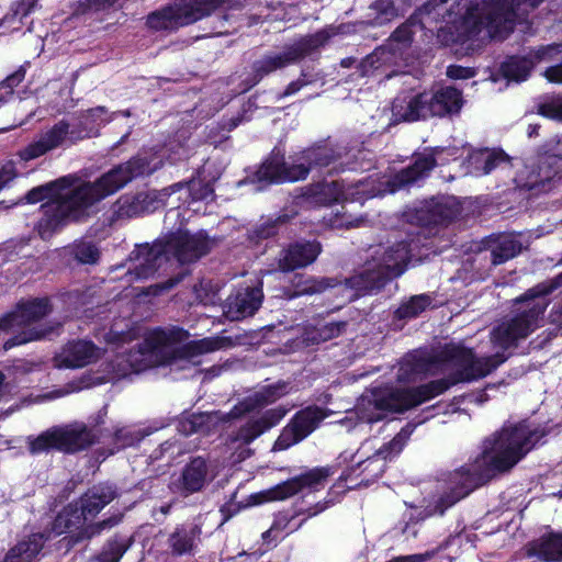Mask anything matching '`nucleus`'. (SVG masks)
Segmentation results:
<instances>
[{"mask_svg": "<svg viewBox=\"0 0 562 562\" xmlns=\"http://www.w3.org/2000/svg\"><path fill=\"white\" fill-rule=\"evenodd\" d=\"M290 383L279 380L273 384L263 386L260 391L256 392L252 396L247 397L243 402L244 411L249 413L257 408H262L270 404L276 403L290 392Z\"/></svg>", "mask_w": 562, "mask_h": 562, "instance_id": "nucleus-35", "label": "nucleus"}, {"mask_svg": "<svg viewBox=\"0 0 562 562\" xmlns=\"http://www.w3.org/2000/svg\"><path fill=\"white\" fill-rule=\"evenodd\" d=\"M67 251L80 263H95L100 256L98 247L89 240L77 241Z\"/></svg>", "mask_w": 562, "mask_h": 562, "instance_id": "nucleus-47", "label": "nucleus"}, {"mask_svg": "<svg viewBox=\"0 0 562 562\" xmlns=\"http://www.w3.org/2000/svg\"><path fill=\"white\" fill-rule=\"evenodd\" d=\"M247 505H241L240 503H235L233 501L225 503L221 506L220 512L222 514L223 520L222 522L228 521L231 518L236 516L243 508Z\"/></svg>", "mask_w": 562, "mask_h": 562, "instance_id": "nucleus-60", "label": "nucleus"}, {"mask_svg": "<svg viewBox=\"0 0 562 562\" xmlns=\"http://www.w3.org/2000/svg\"><path fill=\"white\" fill-rule=\"evenodd\" d=\"M327 193H331V188L329 186H317L314 195H324V198L317 199V201L323 203L324 205H331L338 201L336 196H334L333 194L328 195Z\"/></svg>", "mask_w": 562, "mask_h": 562, "instance_id": "nucleus-61", "label": "nucleus"}, {"mask_svg": "<svg viewBox=\"0 0 562 562\" xmlns=\"http://www.w3.org/2000/svg\"><path fill=\"white\" fill-rule=\"evenodd\" d=\"M74 182H77L76 177L66 176L33 188L26 193L25 200L27 203H37L47 199V202L41 206L42 217L37 225L42 238H48L70 221L78 220Z\"/></svg>", "mask_w": 562, "mask_h": 562, "instance_id": "nucleus-7", "label": "nucleus"}, {"mask_svg": "<svg viewBox=\"0 0 562 562\" xmlns=\"http://www.w3.org/2000/svg\"><path fill=\"white\" fill-rule=\"evenodd\" d=\"M412 251L411 241L403 239L389 247L376 249L371 259L379 266L384 276L390 278L391 282L407 270Z\"/></svg>", "mask_w": 562, "mask_h": 562, "instance_id": "nucleus-23", "label": "nucleus"}, {"mask_svg": "<svg viewBox=\"0 0 562 562\" xmlns=\"http://www.w3.org/2000/svg\"><path fill=\"white\" fill-rule=\"evenodd\" d=\"M16 177V170L12 161L0 165V190L9 186Z\"/></svg>", "mask_w": 562, "mask_h": 562, "instance_id": "nucleus-59", "label": "nucleus"}, {"mask_svg": "<svg viewBox=\"0 0 562 562\" xmlns=\"http://www.w3.org/2000/svg\"><path fill=\"white\" fill-rule=\"evenodd\" d=\"M289 409L284 406H277L265 411L261 416L248 419L241 425L235 436L236 441L243 445H250L262 434L276 427L288 414Z\"/></svg>", "mask_w": 562, "mask_h": 562, "instance_id": "nucleus-29", "label": "nucleus"}, {"mask_svg": "<svg viewBox=\"0 0 562 562\" xmlns=\"http://www.w3.org/2000/svg\"><path fill=\"white\" fill-rule=\"evenodd\" d=\"M262 299V290L258 288H248L244 293H238L232 304L236 318L252 316L260 308Z\"/></svg>", "mask_w": 562, "mask_h": 562, "instance_id": "nucleus-41", "label": "nucleus"}, {"mask_svg": "<svg viewBox=\"0 0 562 562\" xmlns=\"http://www.w3.org/2000/svg\"><path fill=\"white\" fill-rule=\"evenodd\" d=\"M97 436L82 423L52 427L36 437H27L29 451L32 454L48 452L53 449L72 453L90 447Z\"/></svg>", "mask_w": 562, "mask_h": 562, "instance_id": "nucleus-14", "label": "nucleus"}, {"mask_svg": "<svg viewBox=\"0 0 562 562\" xmlns=\"http://www.w3.org/2000/svg\"><path fill=\"white\" fill-rule=\"evenodd\" d=\"M483 247L491 252V263L496 267L518 256L522 250L521 241L513 234H492L482 240Z\"/></svg>", "mask_w": 562, "mask_h": 562, "instance_id": "nucleus-31", "label": "nucleus"}, {"mask_svg": "<svg viewBox=\"0 0 562 562\" xmlns=\"http://www.w3.org/2000/svg\"><path fill=\"white\" fill-rule=\"evenodd\" d=\"M561 286L562 272L536 284L518 296L516 299L517 303L531 301V304L526 310L515 314L510 319L494 327L491 333L492 342L503 350H508L516 347L519 340L527 338L539 327V321L544 315L549 305L546 296Z\"/></svg>", "mask_w": 562, "mask_h": 562, "instance_id": "nucleus-4", "label": "nucleus"}, {"mask_svg": "<svg viewBox=\"0 0 562 562\" xmlns=\"http://www.w3.org/2000/svg\"><path fill=\"white\" fill-rule=\"evenodd\" d=\"M201 530L194 526L190 531L178 530V557L184 553H190L194 548V540L199 537Z\"/></svg>", "mask_w": 562, "mask_h": 562, "instance_id": "nucleus-53", "label": "nucleus"}, {"mask_svg": "<svg viewBox=\"0 0 562 562\" xmlns=\"http://www.w3.org/2000/svg\"><path fill=\"white\" fill-rule=\"evenodd\" d=\"M111 120L112 117L108 115L103 106L90 109L81 122L83 131H77L75 126L71 127L67 122H58L41 134L36 140L23 148L20 151V157L25 161L32 160L58 147L68 146L77 140L97 135L99 127Z\"/></svg>", "mask_w": 562, "mask_h": 562, "instance_id": "nucleus-9", "label": "nucleus"}, {"mask_svg": "<svg viewBox=\"0 0 562 562\" xmlns=\"http://www.w3.org/2000/svg\"><path fill=\"white\" fill-rule=\"evenodd\" d=\"M330 38L326 30L301 36L294 43L285 45L281 53H268L250 65V71L240 81L241 93L259 85L266 77L290 65L297 64L314 52L324 47Z\"/></svg>", "mask_w": 562, "mask_h": 562, "instance_id": "nucleus-8", "label": "nucleus"}, {"mask_svg": "<svg viewBox=\"0 0 562 562\" xmlns=\"http://www.w3.org/2000/svg\"><path fill=\"white\" fill-rule=\"evenodd\" d=\"M38 0H21L13 13L7 14L0 20V29L8 32H14L23 24V18H26L36 7Z\"/></svg>", "mask_w": 562, "mask_h": 562, "instance_id": "nucleus-45", "label": "nucleus"}, {"mask_svg": "<svg viewBox=\"0 0 562 562\" xmlns=\"http://www.w3.org/2000/svg\"><path fill=\"white\" fill-rule=\"evenodd\" d=\"M460 214V206L449 196H432L414 211V220L419 226L448 225Z\"/></svg>", "mask_w": 562, "mask_h": 562, "instance_id": "nucleus-21", "label": "nucleus"}, {"mask_svg": "<svg viewBox=\"0 0 562 562\" xmlns=\"http://www.w3.org/2000/svg\"><path fill=\"white\" fill-rule=\"evenodd\" d=\"M322 249V244L316 239L289 243L279 254L278 269L281 272H292L305 268L316 261Z\"/></svg>", "mask_w": 562, "mask_h": 562, "instance_id": "nucleus-22", "label": "nucleus"}, {"mask_svg": "<svg viewBox=\"0 0 562 562\" xmlns=\"http://www.w3.org/2000/svg\"><path fill=\"white\" fill-rule=\"evenodd\" d=\"M142 436L130 427H122L115 431V441L121 448L132 446Z\"/></svg>", "mask_w": 562, "mask_h": 562, "instance_id": "nucleus-55", "label": "nucleus"}, {"mask_svg": "<svg viewBox=\"0 0 562 562\" xmlns=\"http://www.w3.org/2000/svg\"><path fill=\"white\" fill-rule=\"evenodd\" d=\"M175 285V279L170 277L167 281L161 283H156L153 285H149L147 288H143L140 290L135 289V295L140 296H160L170 291Z\"/></svg>", "mask_w": 562, "mask_h": 562, "instance_id": "nucleus-54", "label": "nucleus"}, {"mask_svg": "<svg viewBox=\"0 0 562 562\" xmlns=\"http://www.w3.org/2000/svg\"><path fill=\"white\" fill-rule=\"evenodd\" d=\"M370 24L382 26L393 21L397 15L394 0H375L369 5Z\"/></svg>", "mask_w": 562, "mask_h": 562, "instance_id": "nucleus-43", "label": "nucleus"}, {"mask_svg": "<svg viewBox=\"0 0 562 562\" xmlns=\"http://www.w3.org/2000/svg\"><path fill=\"white\" fill-rule=\"evenodd\" d=\"M131 546L130 539L110 540L100 554V562H119Z\"/></svg>", "mask_w": 562, "mask_h": 562, "instance_id": "nucleus-49", "label": "nucleus"}, {"mask_svg": "<svg viewBox=\"0 0 562 562\" xmlns=\"http://www.w3.org/2000/svg\"><path fill=\"white\" fill-rule=\"evenodd\" d=\"M435 361L417 350L407 352L398 362L396 379L400 383H415L425 378Z\"/></svg>", "mask_w": 562, "mask_h": 562, "instance_id": "nucleus-32", "label": "nucleus"}, {"mask_svg": "<svg viewBox=\"0 0 562 562\" xmlns=\"http://www.w3.org/2000/svg\"><path fill=\"white\" fill-rule=\"evenodd\" d=\"M462 91L453 86H442L425 90L412 97L401 119L416 122L430 117H451L458 115L463 106Z\"/></svg>", "mask_w": 562, "mask_h": 562, "instance_id": "nucleus-12", "label": "nucleus"}, {"mask_svg": "<svg viewBox=\"0 0 562 562\" xmlns=\"http://www.w3.org/2000/svg\"><path fill=\"white\" fill-rule=\"evenodd\" d=\"M543 75L549 82L562 83V63L548 67Z\"/></svg>", "mask_w": 562, "mask_h": 562, "instance_id": "nucleus-64", "label": "nucleus"}, {"mask_svg": "<svg viewBox=\"0 0 562 562\" xmlns=\"http://www.w3.org/2000/svg\"><path fill=\"white\" fill-rule=\"evenodd\" d=\"M228 4V0H179L178 26L192 24Z\"/></svg>", "mask_w": 562, "mask_h": 562, "instance_id": "nucleus-33", "label": "nucleus"}, {"mask_svg": "<svg viewBox=\"0 0 562 562\" xmlns=\"http://www.w3.org/2000/svg\"><path fill=\"white\" fill-rule=\"evenodd\" d=\"M532 69L533 60L530 57L518 55L508 56L499 67L505 79L516 82L527 80Z\"/></svg>", "mask_w": 562, "mask_h": 562, "instance_id": "nucleus-40", "label": "nucleus"}, {"mask_svg": "<svg viewBox=\"0 0 562 562\" xmlns=\"http://www.w3.org/2000/svg\"><path fill=\"white\" fill-rule=\"evenodd\" d=\"M291 162L285 160L284 153L274 147L252 173V181L263 184H282L303 180L305 169L296 166L294 155Z\"/></svg>", "mask_w": 562, "mask_h": 562, "instance_id": "nucleus-18", "label": "nucleus"}, {"mask_svg": "<svg viewBox=\"0 0 562 562\" xmlns=\"http://www.w3.org/2000/svg\"><path fill=\"white\" fill-rule=\"evenodd\" d=\"M508 160L507 154L503 149H479L469 157V162L473 170L479 175L491 173L499 164Z\"/></svg>", "mask_w": 562, "mask_h": 562, "instance_id": "nucleus-39", "label": "nucleus"}, {"mask_svg": "<svg viewBox=\"0 0 562 562\" xmlns=\"http://www.w3.org/2000/svg\"><path fill=\"white\" fill-rule=\"evenodd\" d=\"M166 196V193L157 191L123 194L112 206L113 216L125 220L151 213L164 205Z\"/></svg>", "mask_w": 562, "mask_h": 562, "instance_id": "nucleus-20", "label": "nucleus"}, {"mask_svg": "<svg viewBox=\"0 0 562 562\" xmlns=\"http://www.w3.org/2000/svg\"><path fill=\"white\" fill-rule=\"evenodd\" d=\"M521 176L517 179V186L520 189L535 193L547 191L550 189L551 182L562 181V160L547 151L539 161L537 175L533 171L530 172V179L526 181L522 180Z\"/></svg>", "mask_w": 562, "mask_h": 562, "instance_id": "nucleus-25", "label": "nucleus"}, {"mask_svg": "<svg viewBox=\"0 0 562 562\" xmlns=\"http://www.w3.org/2000/svg\"><path fill=\"white\" fill-rule=\"evenodd\" d=\"M296 166L305 169L303 180H305L311 170L315 168H326L341 158V153L328 145H314L294 154Z\"/></svg>", "mask_w": 562, "mask_h": 562, "instance_id": "nucleus-30", "label": "nucleus"}, {"mask_svg": "<svg viewBox=\"0 0 562 562\" xmlns=\"http://www.w3.org/2000/svg\"><path fill=\"white\" fill-rule=\"evenodd\" d=\"M147 24L154 30H168L176 25V9L172 4L153 12L147 18Z\"/></svg>", "mask_w": 562, "mask_h": 562, "instance_id": "nucleus-48", "label": "nucleus"}, {"mask_svg": "<svg viewBox=\"0 0 562 562\" xmlns=\"http://www.w3.org/2000/svg\"><path fill=\"white\" fill-rule=\"evenodd\" d=\"M460 148L456 145L434 146L424 153L413 155V161L392 175L384 183L383 191L395 193L425 180L437 166H446L460 157Z\"/></svg>", "mask_w": 562, "mask_h": 562, "instance_id": "nucleus-11", "label": "nucleus"}, {"mask_svg": "<svg viewBox=\"0 0 562 562\" xmlns=\"http://www.w3.org/2000/svg\"><path fill=\"white\" fill-rule=\"evenodd\" d=\"M333 468L315 467L295 476H292L268 490L249 496L248 505H260L267 502H281L293 497L304 491L310 493L321 491L325 487L328 479L333 475Z\"/></svg>", "mask_w": 562, "mask_h": 562, "instance_id": "nucleus-15", "label": "nucleus"}, {"mask_svg": "<svg viewBox=\"0 0 562 562\" xmlns=\"http://www.w3.org/2000/svg\"><path fill=\"white\" fill-rule=\"evenodd\" d=\"M101 355L100 348L88 340L67 342L54 357V367L58 369L82 368L95 361Z\"/></svg>", "mask_w": 562, "mask_h": 562, "instance_id": "nucleus-26", "label": "nucleus"}, {"mask_svg": "<svg viewBox=\"0 0 562 562\" xmlns=\"http://www.w3.org/2000/svg\"><path fill=\"white\" fill-rule=\"evenodd\" d=\"M554 50L553 45L540 46L537 49L531 50L526 57H530L536 63H540L547 58Z\"/></svg>", "mask_w": 562, "mask_h": 562, "instance_id": "nucleus-62", "label": "nucleus"}, {"mask_svg": "<svg viewBox=\"0 0 562 562\" xmlns=\"http://www.w3.org/2000/svg\"><path fill=\"white\" fill-rule=\"evenodd\" d=\"M49 312L50 305L46 297L32 299L18 304L14 312L0 319V330L13 334L4 342V350L48 336L50 330L44 328L38 322Z\"/></svg>", "mask_w": 562, "mask_h": 562, "instance_id": "nucleus-10", "label": "nucleus"}, {"mask_svg": "<svg viewBox=\"0 0 562 562\" xmlns=\"http://www.w3.org/2000/svg\"><path fill=\"white\" fill-rule=\"evenodd\" d=\"M338 284L336 279L333 278H304L302 274H296L291 282V286L286 289L285 294L289 299H295L303 295H312L322 293L329 288Z\"/></svg>", "mask_w": 562, "mask_h": 562, "instance_id": "nucleus-36", "label": "nucleus"}, {"mask_svg": "<svg viewBox=\"0 0 562 562\" xmlns=\"http://www.w3.org/2000/svg\"><path fill=\"white\" fill-rule=\"evenodd\" d=\"M507 360L504 352H496L491 356L476 357L463 369H456L448 376L435 380L440 394L447 392L451 386L459 383H467L485 378Z\"/></svg>", "mask_w": 562, "mask_h": 562, "instance_id": "nucleus-19", "label": "nucleus"}, {"mask_svg": "<svg viewBox=\"0 0 562 562\" xmlns=\"http://www.w3.org/2000/svg\"><path fill=\"white\" fill-rule=\"evenodd\" d=\"M24 77L25 70L21 67L0 82V104L7 102L12 97L14 87L20 85Z\"/></svg>", "mask_w": 562, "mask_h": 562, "instance_id": "nucleus-52", "label": "nucleus"}, {"mask_svg": "<svg viewBox=\"0 0 562 562\" xmlns=\"http://www.w3.org/2000/svg\"><path fill=\"white\" fill-rule=\"evenodd\" d=\"M161 166L162 160L160 157L138 154L128 161L113 167L94 182L81 184L74 182L78 218L94 203L114 194L132 180L150 175Z\"/></svg>", "mask_w": 562, "mask_h": 562, "instance_id": "nucleus-6", "label": "nucleus"}, {"mask_svg": "<svg viewBox=\"0 0 562 562\" xmlns=\"http://www.w3.org/2000/svg\"><path fill=\"white\" fill-rule=\"evenodd\" d=\"M448 0H427L422 7H419L405 23L397 26L391 34V38L394 42L407 44L413 41V31L411 30L412 25L417 23V19L422 15H440L437 12V8L441 4L446 3Z\"/></svg>", "mask_w": 562, "mask_h": 562, "instance_id": "nucleus-37", "label": "nucleus"}, {"mask_svg": "<svg viewBox=\"0 0 562 562\" xmlns=\"http://www.w3.org/2000/svg\"><path fill=\"white\" fill-rule=\"evenodd\" d=\"M283 223H285V217L279 216L274 220H268L259 225H256L250 231V238L256 240L271 238L278 234L279 225Z\"/></svg>", "mask_w": 562, "mask_h": 562, "instance_id": "nucleus-51", "label": "nucleus"}, {"mask_svg": "<svg viewBox=\"0 0 562 562\" xmlns=\"http://www.w3.org/2000/svg\"><path fill=\"white\" fill-rule=\"evenodd\" d=\"M347 325L346 321L327 323L319 329V336L323 340L336 338L346 330Z\"/></svg>", "mask_w": 562, "mask_h": 562, "instance_id": "nucleus-56", "label": "nucleus"}, {"mask_svg": "<svg viewBox=\"0 0 562 562\" xmlns=\"http://www.w3.org/2000/svg\"><path fill=\"white\" fill-rule=\"evenodd\" d=\"M552 430L548 424L531 427L527 420L503 428L492 454L477 457L474 462L445 474V490L426 508V516H443L461 499L488 483L497 474L509 471Z\"/></svg>", "mask_w": 562, "mask_h": 562, "instance_id": "nucleus-1", "label": "nucleus"}, {"mask_svg": "<svg viewBox=\"0 0 562 562\" xmlns=\"http://www.w3.org/2000/svg\"><path fill=\"white\" fill-rule=\"evenodd\" d=\"M235 345L229 336L206 337L178 346V359H189L221 349L232 348Z\"/></svg>", "mask_w": 562, "mask_h": 562, "instance_id": "nucleus-34", "label": "nucleus"}, {"mask_svg": "<svg viewBox=\"0 0 562 562\" xmlns=\"http://www.w3.org/2000/svg\"><path fill=\"white\" fill-rule=\"evenodd\" d=\"M441 355L443 360L451 363L456 369H463L474 359L475 352L472 348L461 345H448L443 348Z\"/></svg>", "mask_w": 562, "mask_h": 562, "instance_id": "nucleus-46", "label": "nucleus"}, {"mask_svg": "<svg viewBox=\"0 0 562 562\" xmlns=\"http://www.w3.org/2000/svg\"><path fill=\"white\" fill-rule=\"evenodd\" d=\"M522 558L541 562H562V532L550 530L528 541L521 549Z\"/></svg>", "mask_w": 562, "mask_h": 562, "instance_id": "nucleus-28", "label": "nucleus"}, {"mask_svg": "<svg viewBox=\"0 0 562 562\" xmlns=\"http://www.w3.org/2000/svg\"><path fill=\"white\" fill-rule=\"evenodd\" d=\"M537 113L543 117L562 122V95H553L537 106Z\"/></svg>", "mask_w": 562, "mask_h": 562, "instance_id": "nucleus-50", "label": "nucleus"}, {"mask_svg": "<svg viewBox=\"0 0 562 562\" xmlns=\"http://www.w3.org/2000/svg\"><path fill=\"white\" fill-rule=\"evenodd\" d=\"M403 436H395L392 440L384 443L378 451L379 454L383 457V459H391L392 457L397 456L404 448Z\"/></svg>", "mask_w": 562, "mask_h": 562, "instance_id": "nucleus-57", "label": "nucleus"}, {"mask_svg": "<svg viewBox=\"0 0 562 562\" xmlns=\"http://www.w3.org/2000/svg\"><path fill=\"white\" fill-rule=\"evenodd\" d=\"M176 356V329L154 328L148 330L142 342L126 355L116 356L109 364L106 375L97 378L93 383L124 378L148 368L168 364Z\"/></svg>", "mask_w": 562, "mask_h": 562, "instance_id": "nucleus-5", "label": "nucleus"}, {"mask_svg": "<svg viewBox=\"0 0 562 562\" xmlns=\"http://www.w3.org/2000/svg\"><path fill=\"white\" fill-rule=\"evenodd\" d=\"M206 464L201 458L193 459L182 471V485L188 492L200 491L205 482Z\"/></svg>", "mask_w": 562, "mask_h": 562, "instance_id": "nucleus-42", "label": "nucleus"}, {"mask_svg": "<svg viewBox=\"0 0 562 562\" xmlns=\"http://www.w3.org/2000/svg\"><path fill=\"white\" fill-rule=\"evenodd\" d=\"M390 283L372 259L366 260L363 266L355 274L345 280L347 288L355 291L357 296H364L380 292Z\"/></svg>", "mask_w": 562, "mask_h": 562, "instance_id": "nucleus-27", "label": "nucleus"}, {"mask_svg": "<svg viewBox=\"0 0 562 562\" xmlns=\"http://www.w3.org/2000/svg\"><path fill=\"white\" fill-rule=\"evenodd\" d=\"M218 240L217 237H210L204 229L191 233L178 227V268L186 263H194L207 256Z\"/></svg>", "mask_w": 562, "mask_h": 562, "instance_id": "nucleus-24", "label": "nucleus"}, {"mask_svg": "<svg viewBox=\"0 0 562 562\" xmlns=\"http://www.w3.org/2000/svg\"><path fill=\"white\" fill-rule=\"evenodd\" d=\"M116 490L110 484H100L89 488L78 501L66 506L55 518L52 532L68 533V544L91 539L103 530L116 526L121 515H113L94 522L97 515L115 497Z\"/></svg>", "mask_w": 562, "mask_h": 562, "instance_id": "nucleus-3", "label": "nucleus"}, {"mask_svg": "<svg viewBox=\"0 0 562 562\" xmlns=\"http://www.w3.org/2000/svg\"><path fill=\"white\" fill-rule=\"evenodd\" d=\"M446 75L448 78L453 80L470 79L475 76V70L471 67H464L461 65H449L447 67Z\"/></svg>", "mask_w": 562, "mask_h": 562, "instance_id": "nucleus-58", "label": "nucleus"}, {"mask_svg": "<svg viewBox=\"0 0 562 562\" xmlns=\"http://www.w3.org/2000/svg\"><path fill=\"white\" fill-rule=\"evenodd\" d=\"M330 501L317 502L314 506L306 509H299L296 515H306L307 518L314 517L329 507Z\"/></svg>", "mask_w": 562, "mask_h": 562, "instance_id": "nucleus-63", "label": "nucleus"}, {"mask_svg": "<svg viewBox=\"0 0 562 562\" xmlns=\"http://www.w3.org/2000/svg\"><path fill=\"white\" fill-rule=\"evenodd\" d=\"M328 417V411L316 404L299 409L282 428L272 446V451H284L302 442Z\"/></svg>", "mask_w": 562, "mask_h": 562, "instance_id": "nucleus-17", "label": "nucleus"}, {"mask_svg": "<svg viewBox=\"0 0 562 562\" xmlns=\"http://www.w3.org/2000/svg\"><path fill=\"white\" fill-rule=\"evenodd\" d=\"M441 395L435 380L416 386L391 387L374 395L373 404L379 411L403 414Z\"/></svg>", "mask_w": 562, "mask_h": 562, "instance_id": "nucleus-16", "label": "nucleus"}, {"mask_svg": "<svg viewBox=\"0 0 562 562\" xmlns=\"http://www.w3.org/2000/svg\"><path fill=\"white\" fill-rule=\"evenodd\" d=\"M176 257V235L159 238L153 245H139L130 255L123 281L147 280L160 271H167L170 260Z\"/></svg>", "mask_w": 562, "mask_h": 562, "instance_id": "nucleus-13", "label": "nucleus"}, {"mask_svg": "<svg viewBox=\"0 0 562 562\" xmlns=\"http://www.w3.org/2000/svg\"><path fill=\"white\" fill-rule=\"evenodd\" d=\"M47 539L44 533H33L27 540H22L13 547L3 562H32Z\"/></svg>", "mask_w": 562, "mask_h": 562, "instance_id": "nucleus-38", "label": "nucleus"}, {"mask_svg": "<svg viewBox=\"0 0 562 562\" xmlns=\"http://www.w3.org/2000/svg\"><path fill=\"white\" fill-rule=\"evenodd\" d=\"M431 304V299L427 294L412 296L407 302L402 303L394 315L397 319H411L420 315Z\"/></svg>", "mask_w": 562, "mask_h": 562, "instance_id": "nucleus-44", "label": "nucleus"}, {"mask_svg": "<svg viewBox=\"0 0 562 562\" xmlns=\"http://www.w3.org/2000/svg\"><path fill=\"white\" fill-rule=\"evenodd\" d=\"M530 10L525 0H482L471 4L454 21L441 26L437 40L443 46L464 45L486 29L492 38H506L519 22H527Z\"/></svg>", "mask_w": 562, "mask_h": 562, "instance_id": "nucleus-2", "label": "nucleus"}]
</instances>
